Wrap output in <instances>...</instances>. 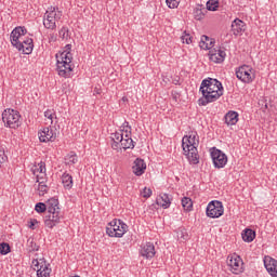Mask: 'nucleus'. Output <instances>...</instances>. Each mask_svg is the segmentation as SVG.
<instances>
[{
  "label": "nucleus",
  "instance_id": "obj_1",
  "mask_svg": "<svg viewBox=\"0 0 277 277\" xmlns=\"http://www.w3.org/2000/svg\"><path fill=\"white\" fill-rule=\"evenodd\" d=\"M199 92L202 97L198 100V105L207 107L209 103H215L221 96H224V87L215 78H207L201 81Z\"/></svg>",
  "mask_w": 277,
  "mask_h": 277
},
{
  "label": "nucleus",
  "instance_id": "obj_2",
  "mask_svg": "<svg viewBox=\"0 0 277 277\" xmlns=\"http://www.w3.org/2000/svg\"><path fill=\"white\" fill-rule=\"evenodd\" d=\"M196 137H198V132H190L189 135L184 136L182 140L184 155H186L189 163H193V166L200 163Z\"/></svg>",
  "mask_w": 277,
  "mask_h": 277
},
{
  "label": "nucleus",
  "instance_id": "obj_3",
  "mask_svg": "<svg viewBox=\"0 0 277 277\" xmlns=\"http://www.w3.org/2000/svg\"><path fill=\"white\" fill-rule=\"evenodd\" d=\"M72 57H67L66 54H56V70L60 77L68 79L72 72Z\"/></svg>",
  "mask_w": 277,
  "mask_h": 277
},
{
  "label": "nucleus",
  "instance_id": "obj_4",
  "mask_svg": "<svg viewBox=\"0 0 277 277\" xmlns=\"http://www.w3.org/2000/svg\"><path fill=\"white\" fill-rule=\"evenodd\" d=\"M127 230H129V225L118 219L110 221L106 226V235H108V237H124Z\"/></svg>",
  "mask_w": 277,
  "mask_h": 277
},
{
  "label": "nucleus",
  "instance_id": "obj_5",
  "mask_svg": "<svg viewBox=\"0 0 277 277\" xmlns=\"http://www.w3.org/2000/svg\"><path fill=\"white\" fill-rule=\"evenodd\" d=\"M62 19V11L57 6H50L43 17V25L45 29H56L57 21Z\"/></svg>",
  "mask_w": 277,
  "mask_h": 277
},
{
  "label": "nucleus",
  "instance_id": "obj_6",
  "mask_svg": "<svg viewBox=\"0 0 277 277\" xmlns=\"http://www.w3.org/2000/svg\"><path fill=\"white\" fill-rule=\"evenodd\" d=\"M2 122L9 129H18L21 127V113L12 108H8L2 113Z\"/></svg>",
  "mask_w": 277,
  "mask_h": 277
},
{
  "label": "nucleus",
  "instance_id": "obj_7",
  "mask_svg": "<svg viewBox=\"0 0 277 277\" xmlns=\"http://www.w3.org/2000/svg\"><path fill=\"white\" fill-rule=\"evenodd\" d=\"M236 77L242 83H252V80L255 79L254 70L248 65H242L236 69Z\"/></svg>",
  "mask_w": 277,
  "mask_h": 277
},
{
  "label": "nucleus",
  "instance_id": "obj_8",
  "mask_svg": "<svg viewBox=\"0 0 277 277\" xmlns=\"http://www.w3.org/2000/svg\"><path fill=\"white\" fill-rule=\"evenodd\" d=\"M211 159L213 161L214 168H217L219 170L221 168H224L226 163H228V156L224 154V151L217 149L216 147L211 148Z\"/></svg>",
  "mask_w": 277,
  "mask_h": 277
},
{
  "label": "nucleus",
  "instance_id": "obj_9",
  "mask_svg": "<svg viewBox=\"0 0 277 277\" xmlns=\"http://www.w3.org/2000/svg\"><path fill=\"white\" fill-rule=\"evenodd\" d=\"M206 213L208 217H222L224 215V205L222 203V201L217 200L210 201L207 207Z\"/></svg>",
  "mask_w": 277,
  "mask_h": 277
},
{
  "label": "nucleus",
  "instance_id": "obj_10",
  "mask_svg": "<svg viewBox=\"0 0 277 277\" xmlns=\"http://www.w3.org/2000/svg\"><path fill=\"white\" fill-rule=\"evenodd\" d=\"M34 269L37 271V277H50L51 264L47 263L45 259L32 260Z\"/></svg>",
  "mask_w": 277,
  "mask_h": 277
},
{
  "label": "nucleus",
  "instance_id": "obj_11",
  "mask_svg": "<svg viewBox=\"0 0 277 277\" xmlns=\"http://www.w3.org/2000/svg\"><path fill=\"white\" fill-rule=\"evenodd\" d=\"M227 265L234 274H243V260L237 254L227 256Z\"/></svg>",
  "mask_w": 277,
  "mask_h": 277
},
{
  "label": "nucleus",
  "instance_id": "obj_12",
  "mask_svg": "<svg viewBox=\"0 0 277 277\" xmlns=\"http://www.w3.org/2000/svg\"><path fill=\"white\" fill-rule=\"evenodd\" d=\"M62 220H64L62 211L48 212V215L44 216V226L47 228H55V226L60 224Z\"/></svg>",
  "mask_w": 277,
  "mask_h": 277
},
{
  "label": "nucleus",
  "instance_id": "obj_13",
  "mask_svg": "<svg viewBox=\"0 0 277 277\" xmlns=\"http://www.w3.org/2000/svg\"><path fill=\"white\" fill-rule=\"evenodd\" d=\"M26 34L27 28H25V26L15 27L10 35L11 44L16 47V44L23 40V36H26Z\"/></svg>",
  "mask_w": 277,
  "mask_h": 277
},
{
  "label": "nucleus",
  "instance_id": "obj_14",
  "mask_svg": "<svg viewBox=\"0 0 277 277\" xmlns=\"http://www.w3.org/2000/svg\"><path fill=\"white\" fill-rule=\"evenodd\" d=\"M40 142H55L57 140V132L53 128H43V130L38 133Z\"/></svg>",
  "mask_w": 277,
  "mask_h": 277
},
{
  "label": "nucleus",
  "instance_id": "obj_15",
  "mask_svg": "<svg viewBox=\"0 0 277 277\" xmlns=\"http://www.w3.org/2000/svg\"><path fill=\"white\" fill-rule=\"evenodd\" d=\"M211 62L215 64H222L226 60V51L224 48H214L209 51Z\"/></svg>",
  "mask_w": 277,
  "mask_h": 277
},
{
  "label": "nucleus",
  "instance_id": "obj_16",
  "mask_svg": "<svg viewBox=\"0 0 277 277\" xmlns=\"http://www.w3.org/2000/svg\"><path fill=\"white\" fill-rule=\"evenodd\" d=\"M15 49H18L24 53V55H31L34 51V39L26 38L23 39L18 44L15 45Z\"/></svg>",
  "mask_w": 277,
  "mask_h": 277
},
{
  "label": "nucleus",
  "instance_id": "obj_17",
  "mask_svg": "<svg viewBox=\"0 0 277 277\" xmlns=\"http://www.w3.org/2000/svg\"><path fill=\"white\" fill-rule=\"evenodd\" d=\"M140 254L144 259H154L155 254H157V251H155V245L153 242H146L145 245H142Z\"/></svg>",
  "mask_w": 277,
  "mask_h": 277
},
{
  "label": "nucleus",
  "instance_id": "obj_18",
  "mask_svg": "<svg viewBox=\"0 0 277 277\" xmlns=\"http://www.w3.org/2000/svg\"><path fill=\"white\" fill-rule=\"evenodd\" d=\"M264 267L272 277H277V260H274L272 258H265Z\"/></svg>",
  "mask_w": 277,
  "mask_h": 277
},
{
  "label": "nucleus",
  "instance_id": "obj_19",
  "mask_svg": "<svg viewBox=\"0 0 277 277\" xmlns=\"http://www.w3.org/2000/svg\"><path fill=\"white\" fill-rule=\"evenodd\" d=\"M132 171L135 174V176H142L144 172H146V162L142 158H136L134 160Z\"/></svg>",
  "mask_w": 277,
  "mask_h": 277
},
{
  "label": "nucleus",
  "instance_id": "obj_20",
  "mask_svg": "<svg viewBox=\"0 0 277 277\" xmlns=\"http://www.w3.org/2000/svg\"><path fill=\"white\" fill-rule=\"evenodd\" d=\"M232 31L234 36H241L246 31V22L236 18L232 22Z\"/></svg>",
  "mask_w": 277,
  "mask_h": 277
},
{
  "label": "nucleus",
  "instance_id": "obj_21",
  "mask_svg": "<svg viewBox=\"0 0 277 277\" xmlns=\"http://www.w3.org/2000/svg\"><path fill=\"white\" fill-rule=\"evenodd\" d=\"M214 45H215L214 39L209 38V36L207 35L201 36V40L199 42L200 49H203L205 51H211Z\"/></svg>",
  "mask_w": 277,
  "mask_h": 277
},
{
  "label": "nucleus",
  "instance_id": "obj_22",
  "mask_svg": "<svg viewBox=\"0 0 277 277\" xmlns=\"http://www.w3.org/2000/svg\"><path fill=\"white\" fill-rule=\"evenodd\" d=\"M239 122V113L230 110L225 115V124L233 127Z\"/></svg>",
  "mask_w": 277,
  "mask_h": 277
},
{
  "label": "nucleus",
  "instance_id": "obj_23",
  "mask_svg": "<svg viewBox=\"0 0 277 277\" xmlns=\"http://www.w3.org/2000/svg\"><path fill=\"white\" fill-rule=\"evenodd\" d=\"M45 206L48 209V213L62 211V209L60 208V200L55 197H52L51 199H49L47 201Z\"/></svg>",
  "mask_w": 277,
  "mask_h": 277
},
{
  "label": "nucleus",
  "instance_id": "obj_24",
  "mask_svg": "<svg viewBox=\"0 0 277 277\" xmlns=\"http://www.w3.org/2000/svg\"><path fill=\"white\" fill-rule=\"evenodd\" d=\"M242 240L246 241V243H252L254 239H256V232L251 228H246L241 233Z\"/></svg>",
  "mask_w": 277,
  "mask_h": 277
},
{
  "label": "nucleus",
  "instance_id": "obj_25",
  "mask_svg": "<svg viewBox=\"0 0 277 277\" xmlns=\"http://www.w3.org/2000/svg\"><path fill=\"white\" fill-rule=\"evenodd\" d=\"M156 205H158V207H162V209H169L170 205H172L170 196H168V194L159 195L156 199Z\"/></svg>",
  "mask_w": 277,
  "mask_h": 277
},
{
  "label": "nucleus",
  "instance_id": "obj_26",
  "mask_svg": "<svg viewBox=\"0 0 277 277\" xmlns=\"http://www.w3.org/2000/svg\"><path fill=\"white\" fill-rule=\"evenodd\" d=\"M62 183H63L65 189H72V175H70L66 172L63 173Z\"/></svg>",
  "mask_w": 277,
  "mask_h": 277
},
{
  "label": "nucleus",
  "instance_id": "obj_27",
  "mask_svg": "<svg viewBox=\"0 0 277 277\" xmlns=\"http://www.w3.org/2000/svg\"><path fill=\"white\" fill-rule=\"evenodd\" d=\"M121 148H123V150H127L129 148L133 149L135 148V142H133V138H122L121 143H120Z\"/></svg>",
  "mask_w": 277,
  "mask_h": 277
},
{
  "label": "nucleus",
  "instance_id": "obj_28",
  "mask_svg": "<svg viewBox=\"0 0 277 277\" xmlns=\"http://www.w3.org/2000/svg\"><path fill=\"white\" fill-rule=\"evenodd\" d=\"M44 172H47V163L44 161H40L38 163V166H35V168H32V173L34 174H43Z\"/></svg>",
  "mask_w": 277,
  "mask_h": 277
},
{
  "label": "nucleus",
  "instance_id": "obj_29",
  "mask_svg": "<svg viewBox=\"0 0 277 277\" xmlns=\"http://www.w3.org/2000/svg\"><path fill=\"white\" fill-rule=\"evenodd\" d=\"M206 12H207V9H205L203 6H197L194 10V16H195L196 21H202L205 18Z\"/></svg>",
  "mask_w": 277,
  "mask_h": 277
},
{
  "label": "nucleus",
  "instance_id": "obj_30",
  "mask_svg": "<svg viewBox=\"0 0 277 277\" xmlns=\"http://www.w3.org/2000/svg\"><path fill=\"white\" fill-rule=\"evenodd\" d=\"M44 118H48V120L51 121V124H57V115L53 109H48L44 111Z\"/></svg>",
  "mask_w": 277,
  "mask_h": 277
},
{
  "label": "nucleus",
  "instance_id": "obj_31",
  "mask_svg": "<svg viewBox=\"0 0 277 277\" xmlns=\"http://www.w3.org/2000/svg\"><path fill=\"white\" fill-rule=\"evenodd\" d=\"M182 207L184 211H192V209H194V201H192L189 197H184L182 199Z\"/></svg>",
  "mask_w": 277,
  "mask_h": 277
},
{
  "label": "nucleus",
  "instance_id": "obj_32",
  "mask_svg": "<svg viewBox=\"0 0 277 277\" xmlns=\"http://www.w3.org/2000/svg\"><path fill=\"white\" fill-rule=\"evenodd\" d=\"M206 5V11L209 10V12H216L220 8V0H209Z\"/></svg>",
  "mask_w": 277,
  "mask_h": 277
},
{
  "label": "nucleus",
  "instance_id": "obj_33",
  "mask_svg": "<svg viewBox=\"0 0 277 277\" xmlns=\"http://www.w3.org/2000/svg\"><path fill=\"white\" fill-rule=\"evenodd\" d=\"M65 161L68 166H72L79 161L77 154L75 151H70L66 157Z\"/></svg>",
  "mask_w": 277,
  "mask_h": 277
},
{
  "label": "nucleus",
  "instance_id": "obj_34",
  "mask_svg": "<svg viewBox=\"0 0 277 277\" xmlns=\"http://www.w3.org/2000/svg\"><path fill=\"white\" fill-rule=\"evenodd\" d=\"M27 248L29 252H38V250H40V246H38L36 240L31 237L27 239Z\"/></svg>",
  "mask_w": 277,
  "mask_h": 277
},
{
  "label": "nucleus",
  "instance_id": "obj_35",
  "mask_svg": "<svg viewBox=\"0 0 277 277\" xmlns=\"http://www.w3.org/2000/svg\"><path fill=\"white\" fill-rule=\"evenodd\" d=\"M177 239H182V241H187V239H189V234H187V229L180 228L177 230Z\"/></svg>",
  "mask_w": 277,
  "mask_h": 277
},
{
  "label": "nucleus",
  "instance_id": "obj_36",
  "mask_svg": "<svg viewBox=\"0 0 277 277\" xmlns=\"http://www.w3.org/2000/svg\"><path fill=\"white\" fill-rule=\"evenodd\" d=\"M11 250L12 249L10 247V243L8 242L0 243V254L2 255L10 254Z\"/></svg>",
  "mask_w": 277,
  "mask_h": 277
},
{
  "label": "nucleus",
  "instance_id": "obj_37",
  "mask_svg": "<svg viewBox=\"0 0 277 277\" xmlns=\"http://www.w3.org/2000/svg\"><path fill=\"white\" fill-rule=\"evenodd\" d=\"M124 137V132L120 130V132H115L111 134L113 142H122Z\"/></svg>",
  "mask_w": 277,
  "mask_h": 277
},
{
  "label": "nucleus",
  "instance_id": "obj_38",
  "mask_svg": "<svg viewBox=\"0 0 277 277\" xmlns=\"http://www.w3.org/2000/svg\"><path fill=\"white\" fill-rule=\"evenodd\" d=\"M38 192H39V196H44V194L49 192V186L44 184V181L39 182Z\"/></svg>",
  "mask_w": 277,
  "mask_h": 277
},
{
  "label": "nucleus",
  "instance_id": "obj_39",
  "mask_svg": "<svg viewBox=\"0 0 277 277\" xmlns=\"http://www.w3.org/2000/svg\"><path fill=\"white\" fill-rule=\"evenodd\" d=\"M35 211H37V213H45V211H48L47 203L44 202L36 203Z\"/></svg>",
  "mask_w": 277,
  "mask_h": 277
},
{
  "label": "nucleus",
  "instance_id": "obj_40",
  "mask_svg": "<svg viewBox=\"0 0 277 277\" xmlns=\"http://www.w3.org/2000/svg\"><path fill=\"white\" fill-rule=\"evenodd\" d=\"M166 3L170 10H175V8H179L181 0H166Z\"/></svg>",
  "mask_w": 277,
  "mask_h": 277
},
{
  "label": "nucleus",
  "instance_id": "obj_41",
  "mask_svg": "<svg viewBox=\"0 0 277 277\" xmlns=\"http://www.w3.org/2000/svg\"><path fill=\"white\" fill-rule=\"evenodd\" d=\"M72 51V44H66L64 47V51L61 53V55H66L67 57H72V54L70 53Z\"/></svg>",
  "mask_w": 277,
  "mask_h": 277
},
{
  "label": "nucleus",
  "instance_id": "obj_42",
  "mask_svg": "<svg viewBox=\"0 0 277 277\" xmlns=\"http://www.w3.org/2000/svg\"><path fill=\"white\" fill-rule=\"evenodd\" d=\"M8 161V156L5 155V149L0 147V168Z\"/></svg>",
  "mask_w": 277,
  "mask_h": 277
},
{
  "label": "nucleus",
  "instance_id": "obj_43",
  "mask_svg": "<svg viewBox=\"0 0 277 277\" xmlns=\"http://www.w3.org/2000/svg\"><path fill=\"white\" fill-rule=\"evenodd\" d=\"M68 34H69V31H68L67 27H63L58 31V36H60V38H62V40H66V38H68V36H69Z\"/></svg>",
  "mask_w": 277,
  "mask_h": 277
},
{
  "label": "nucleus",
  "instance_id": "obj_44",
  "mask_svg": "<svg viewBox=\"0 0 277 277\" xmlns=\"http://www.w3.org/2000/svg\"><path fill=\"white\" fill-rule=\"evenodd\" d=\"M127 129L124 130L123 140H131V126H129V122H126Z\"/></svg>",
  "mask_w": 277,
  "mask_h": 277
},
{
  "label": "nucleus",
  "instance_id": "obj_45",
  "mask_svg": "<svg viewBox=\"0 0 277 277\" xmlns=\"http://www.w3.org/2000/svg\"><path fill=\"white\" fill-rule=\"evenodd\" d=\"M141 194L143 198H150L153 196V189L145 187Z\"/></svg>",
  "mask_w": 277,
  "mask_h": 277
},
{
  "label": "nucleus",
  "instance_id": "obj_46",
  "mask_svg": "<svg viewBox=\"0 0 277 277\" xmlns=\"http://www.w3.org/2000/svg\"><path fill=\"white\" fill-rule=\"evenodd\" d=\"M36 179H37V183L45 181L47 180V172H43V174L42 173L37 174Z\"/></svg>",
  "mask_w": 277,
  "mask_h": 277
},
{
  "label": "nucleus",
  "instance_id": "obj_47",
  "mask_svg": "<svg viewBox=\"0 0 277 277\" xmlns=\"http://www.w3.org/2000/svg\"><path fill=\"white\" fill-rule=\"evenodd\" d=\"M36 224H38V220L31 219L28 223V228H30L31 230H36Z\"/></svg>",
  "mask_w": 277,
  "mask_h": 277
},
{
  "label": "nucleus",
  "instance_id": "obj_48",
  "mask_svg": "<svg viewBox=\"0 0 277 277\" xmlns=\"http://www.w3.org/2000/svg\"><path fill=\"white\" fill-rule=\"evenodd\" d=\"M183 42L186 44H192V37L189 35H185L182 37Z\"/></svg>",
  "mask_w": 277,
  "mask_h": 277
},
{
  "label": "nucleus",
  "instance_id": "obj_49",
  "mask_svg": "<svg viewBox=\"0 0 277 277\" xmlns=\"http://www.w3.org/2000/svg\"><path fill=\"white\" fill-rule=\"evenodd\" d=\"M120 142L118 141H114L113 144H111V149L113 150H118V148H120Z\"/></svg>",
  "mask_w": 277,
  "mask_h": 277
},
{
  "label": "nucleus",
  "instance_id": "obj_50",
  "mask_svg": "<svg viewBox=\"0 0 277 277\" xmlns=\"http://www.w3.org/2000/svg\"><path fill=\"white\" fill-rule=\"evenodd\" d=\"M127 122H128V121H124V123H123V126H122L123 129H122L121 131H122L123 133H124V131H127Z\"/></svg>",
  "mask_w": 277,
  "mask_h": 277
},
{
  "label": "nucleus",
  "instance_id": "obj_51",
  "mask_svg": "<svg viewBox=\"0 0 277 277\" xmlns=\"http://www.w3.org/2000/svg\"><path fill=\"white\" fill-rule=\"evenodd\" d=\"M96 94H101V92L96 91Z\"/></svg>",
  "mask_w": 277,
  "mask_h": 277
}]
</instances>
